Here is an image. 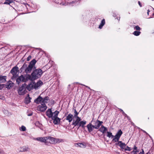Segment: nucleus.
Returning <instances> with one entry per match:
<instances>
[{"instance_id":"24","label":"nucleus","mask_w":154,"mask_h":154,"mask_svg":"<svg viewBox=\"0 0 154 154\" xmlns=\"http://www.w3.org/2000/svg\"><path fill=\"white\" fill-rule=\"evenodd\" d=\"M6 76H2L0 75V83L5 82L6 81Z\"/></svg>"},{"instance_id":"23","label":"nucleus","mask_w":154,"mask_h":154,"mask_svg":"<svg viewBox=\"0 0 154 154\" xmlns=\"http://www.w3.org/2000/svg\"><path fill=\"white\" fill-rule=\"evenodd\" d=\"M86 122L85 120L81 121L78 125V126H79L78 128H79L80 127H81L82 128H84L85 125L86 124Z\"/></svg>"},{"instance_id":"35","label":"nucleus","mask_w":154,"mask_h":154,"mask_svg":"<svg viewBox=\"0 0 154 154\" xmlns=\"http://www.w3.org/2000/svg\"><path fill=\"white\" fill-rule=\"evenodd\" d=\"M26 128L24 126L22 125L20 128V130L21 131H25L26 130Z\"/></svg>"},{"instance_id":"1","label":"nucleus","mask_w":154,"mask_h":154,"mask_svg":"<svg viewBox=\"0 0 154 154\" xmlns=\"http://www.w3.org/2000/svg\"><path fill=\"white\" fill-rule=\"evenodd\" d=\"M36 62V60L34 59L31 61L28 65L24 63L20 69L21 72L24 71L26 74L30 73L33 68L35 67Z\"/></svg>"},{"instance_id":"36","label":"nucleus","mask_w":154,"mask_h":154,"mask_svg":"<svg viewBox=\"0 0 154 154\" xmlns=\"http://www.w3.org/2000/svg\"><path fill=\"white\" fill-rule=\"evenodd\" d=\"M134 29H136L137 30H140V28L138 26H136L134 28Z\"/></svg>"},{"instance_id":"48","label":"nucleus","mask_w":154,"mask_h":154,"mask_svg":"<svg viewBox=\"0 0 154 154\" xmlns=\"http://www.w3.org/2000/svg\"><path fill=\"white\" fill-rule=\"evenodd\" d=\"M149 12H150V11L149 10H148V11H147V14L148 15H149Z\"/></svg>"},{"instance_id":"16","label":"nucleus","mask_w":154,"mask_h":154,"mask_svg":"<svg viewBox=\"0 0 154 154\" xmlns=\"http://www.w3.org/2000/svg\"><path fill=\"white\" fill-rule=\"evenodd\" d=\"M30 148L26 146H23L20 148V152H25L28 151L29 150Z\"/></svg>"},{"instance_id":"19","label":"nucleus","mask_w":154,"mask_h":154,"mask_svg":"<svg viewBox=\"0 0 154 154\" xmlns=\"http://www.w3.org/2000/svg\"><path fill=\"white\" fill-rule=\"evenodd\" d=\"M42 84L43 83L41 81H38L37 83L34 85V88L35 89H38L39 87L42 85Z\"/></svg>"},{"instance_id":"11","label":"nucleus","mask_w":154,"mask_h":154,"mask_svg":"<svg viewBox=\"0 0 154 154\" xmlns=\"http://www.w3.org/2000/svg\"><path fill=\"white\" fill-rule=\"evenodd\" d=\"M88 128V131L89 133L91 132L94 128H95L94 126L92 125L91 123L87 125L86 126Z\"/></svg>"},{"instance_id":"33","label":"nucleus","mask_w":154,"mask_h":154,"mask_svg":"<svg viewBox=\"0 0 154 154\" xmlns=\"http://www.w3.org/2000/svg\"><path fill=\"white\" fill-rule=\"evenodd\" d=\"M94 126L95 127V129H98L100 128V125L99 123L98 122V123H97V124L95 123V125Z\"/></svg>"},{"instance_id":"14","label":"nucleus","mask_w":154,"mask_h":154,"mask_svg":"<svg viewBox=\"0 0 154 154\" xmlns=\"http://www.w3.org/2000/svg\"><path fill=\"white\" fill-rule=\"evenodd\" d=\"M76 118V120L75 121H74L72 124V125H74L75 126L78 125L81 120V119L80 117H77V118Z\"/></svg>"},{"instance_id":"34","label":"nucleus","mask_w":154,"mask_h":154,"mask_svg":"<svg viewBox=\"0 0 154 154\" xmlns=\"http://www.w3.org/2000/svg\"><path fill=\"white\" fill-rule=\"evenodd\" d=\"M139 151V150H134L131 152V154H137Z\"/></svg>"},{"instance_id":"6","label":"nucleus","mask_w":154,"mask_h":154,"mask_svg":"<svg viewBox=\"0 0 154 154\" xmlns=\"http://www.w3.org/2000/svg\"><path fill=\"white\" fill-rule=\"evenodd\" d=\"M18 69L17 66H15L13 67L11 70L10 72L13 75V78H15L17 76V73L19 70Z\"/></svg>"},{"instance_id":"3","label":"nucleus","mask_w":154,"mask_h":154,"mask_svg":"<svg viewBox=\"0 0 154 154\" xmlns=\"http://www.w3.org/2000/svg\"><path fill=\"white\" fill-rule=\"evenodd\" d=\"M30 91L31 88L26 87V84L24 83L18 90V93L20 95H23L25 94L27 92L26 90Z\"/></svg>"},{"instance_id":"38","label":"nucleus","mask_w":154,"mask_h":154,"mask_svg":"<svg viewBox=\"0 0 154 154\" xmlns=\"http://www.w3.org/2000/svg\"><path fill=\"white\" fill-rule=\"evenodd\" d=\"M31 58L32 57L31 56H29L27 58V61H29L31 59Z\"/></svg>"},{"instance_id":"5","label":"nucleus","mask_w":154,"mask_h":154,"mask_svg":"<svg viewBox=\"0 0 154 154\" xmlns=\"http://www.w3.org/2000/svg\"><path fill=\"white\" fill-rule=\"evenodd\" d=\"M122 134V132L121 130H119L117 132L116 134L114 136V137L112 139V142H116L118 141Z\"/></svg>"},{"instance_id":"37","label":"nucleus","mask_w":154,"mask_h":154,"mask_svg":"<svg viewBox=\"0 0 154 154\" xmlns=\"http://www.w3.org/2000/svg\"><path fill=\"white\" fill-rule=\"evenodd\" d=\"M99 122L100 124V126L102 124V123H103V122H102V121H100L99 120H97V121L96 122H95V124H97V123H98Z\"/></svg>"},{"instance_id":"32","label":"nucleus","mask_w":154,"mask_h":154,"mask_svg":"<svg viewBox=\"0 0 154 154\" xmlns=\"http://www.w3.org/2000/svg\"><path fill=\"white\" fill-rule=\"evenodd\" d=\"M124 150L125 151H130L131 150V147H130L126 145V147H125Z\"/></svg>"},{"instance_id":"50","label":"nucleus","mask_w":154,"mask_h":154,"mask_svg":"<svg viewBox=\"0 0 154 154\" xmlns=\"http://www.w3.org/2000/svg\"><path fill=\"white\" fill-rule=\"evenodd\" d=\"M147 135L149 136V137H150V138H151V137L150 136L149 134H147Z\"/></svg>"},{"instance_id":"22","label":"nucleus","mask_w":154,"mask_h":154,"mask_svg":"<svg viewBox=\"0 0 154 154\" xmlns=\"http://www.w3.org/2000/svg\"><path fill=\"white\" fill-rule=\"evenodd\" d=\"M73 115L71 113L69 114L66 117V120H68L69 122H70L72 120Z\"/></svg>"},{"instance_id":"7","label":"nucleus","mask_w":154,"mask_h":154,"mask_svg":"<svg viewBox=\"0 0 154 154\" xmlns=\"http://www.w3.org/2000/svg\"><path fill=\"white\" fill-rule=\"evenodd\" d=\"M47 137H38L37 138H34L33 139L35 140L40 141L41 142L44 143L45 145H46L47 142Z\"/></svg>"},{"instance_id":"30","label":"nucleus","mask_w":154,"mask_h":154,"mask_svg":"<svg viewBox=\"0 0 154 154\" xmlns=\"http://www.w3.org/2000/svg\"><path fill=\"white\" fill-rule=\"evenodd\" d=\"M140 33L141 32L140 31H136L134 32L133 33V34L134 35L137 36L139 35L140 34Z\"/></svg>"},{"instance_id":"41","label":"nucleus","mask_w":154,"mask_h":154,"mask_svg":"<svg viewBox=\"0 0 154 154\" xmlns=\"http://www.w3.org/2000/svg\"><path fill=\"white\" fill-rule=\"evenodd\" d=\"M26 87H29V88H31V89L32 88V85L31 84H29L28 85H26Z\"/></svg>"},{"instance_id":"49","label":"nucleus","mask_w":154,"mask_h":154,"mask_svg":"<svg viewBox=\"0 0 154 154\" xmlns=\"http://www.w3.org/2000/svg\"><path fill=\"white\" fill-rule=\"evenodd\" d=\"M4 4H9V3H8V2H4Z\"/></svg>"},{"instance_id":"26","label":"nucleus","mask_w":154,"mask_h":154,"mask_svg":"<svg viewBox=\"0 0 154 154\" xmlns=\"http://www.w3.org/2000/svg\"><path fill=\"white\" fill-rule=\"evenodd\" d=\"M105 20L104 19H103L101 21L100 23L99 26V28L100 29H101L102 28L103 26L105 24Z\"/></svg>"},{"instance_id":"28","label":"nucleus","mask_w":154,"mask_h":154,"mask_svg":"<svg viewBox=\"0 0 154 154\" xmlns=\"http://www.w3.org/2000/svg\"><path fill=\"white\" fill-rule=\"evenodd\" d=\"M107 136L109 138H113L114 137V136L112 135V134L111 132H110L107 131Z\"/></svg>"},{"instance_id":"27","label":"nucleus","mask_w":154,"mask_h":154,"mask_svg":"<svg viewBox=\"0 0 154 154\" xmlns=\"http://www.w3.org/2000/svg\"><path fill=\"white\" fill-rule=\"evenodd\" d=\"M55 143H59L62 142L63 141V140L62 139H60L59 138H55L54 140Z\"/></svg>"},{"instance_id":"42","label":"nucleus","mask_w":154,"mask_h":154,"mask_svg":"<svg viewBox=\"0 0 154 154\" xmlns=\"http://www.w3.org/2000/svg\"><path fill=\"white\" fill-rule=\"evenodd\" d=\"M142 151L140 152L138 154H144V151L143 149H142Z\"/></svg>"},{"instance_id":"46","label":"nucleus","mask_w":154,"mask_h":154,"mask_svg":"<svg viewBox=\"0 0 154 154\" xmlns=\"http://www.w3.org/2000/svg\"><path fill=\"white\" fill-rule=\"evenodd\" d=\"M32 113H30L28 114V116H31L32 115Z\"/></svg>"},{"instance_id":"8","label":"nucleus","mask_w":154,"mask_h":154,"mask_svg":"<svg viewBox=\"0 0 154 154\" xmlns=\"http://www.w3.org/2000/svg\"><path fill=\"white\" fill-rule=\"evenodd\" d=\"M55 138L51 137H47L46 145L49 146H50L51 143H54Z\"/></svg>"},{"instance_id":"18","label":"nucleus","mask_w":154,"mask_h":154,"mask_svg":"<svg viewBox=\"0 0 154 154\" xmlns=\"http://www.w3.org/2000/svg\"><path fill=\"white\" fill-rule=\"evenodd\" d=\"M24 77L25 78V82H26L29 80H30L32 81L34 80L32 79V76H31V75H30L29 74H27Z\"/></svg>"},{"instance_id":"21","label":"nucleus","mask_w":154,"mask_h":154,"mask_svg":"<svg viewBox=\"0 0 154 154\" xmlns=\"http://www.w3.org/2000/svg\"><path fill=\"white\" fill-rule=\"evenodd\" d=\"M107 130L106 128L104 127L103 125H102L101 128L99 130V131L103 133H104L106 131H107Z\"/></svg>"},{"instance_id":"13","label":"nucleus","mask_w":154,"mask_h":154,"mask_svg":"<svg viewBox=\"0 0 154 154\" xmlns=\"http://www.w3.org/2000/svg\"><path fill=\"white\" fill-rule=\"evenodd\" d=\"M46 115L49 118H52L54 115V112H52L51 109H48L46 112Z\"/></svg>"},{"instance_id":"20","label":"nucleus","mask_w":154,"mask_h":154,"mask_svg":"<svg viewBox=\"0 0 154 154\" xmlns=\"http://www.w3.org/2000/svg\"><path fill=\"white\" fill-rule=\"evenodd\" d=\"M75 146L76 147H79L82 148H84L86 147V145L85 143H78L75 144Z\"/></svg>"},{"instance_id":"31","label":"nucleus","mask_w":154,"mask_h":154,"mask_svg":"<svg viewBox=\"0 0 154 154\" xmlns=\"http://www.w3.org/2000/svg\"><path fill=\"white\" fill-rule=\"evenodd\" d=\"M74 113L75 114H74V117L75 118H77V117H79L78 115L79 113V112H78L75 109H74Z\"/></svg>"},{"instance_id":"51","label":"nucleus","mask_w":154,"mask_h":154,"mask_svg":"<svg viewBox=\"0 0 154 154\" xmlns=\"http://www.w3.org/2000/svg\"><path fill=\"white\" fill-rule=\"evenodd\" d=\"M119 20H120V18H119Z\"/></svg>"},{"instance_id":"25","label":"nucleus","mask_w":154,"mask_h":154,"mask_svg":"<svg viewBox=\"0 0 154 154\" xmlns=\"http://www.w3.org/2000/svg\"><path fill=\"white\" fill-rule=\"evenodd\" d=\"M49 99V98L48 96L45 97L44 98H42V104H45V103H48V101Z\"/></svg>"},{"instance_id":"40","label":"nucleus","mask_w":154,"mask_h":154,"mask_svg":"<svg viewBox=\"0 0 154 154\" xmlns=\"http://www.w3.org/2000/svg\"><path fill=\"white\" fill-rule=\"evenodd\" d=\"M120 111L121 112H122V114L124 115L125 116V117H126V115H127L126 114L125 112L123 111L122 109H120Z\"/></svg>"},{"instance_id":"15","label":"nucleus","mask_w":154,"mask_h":154,"mask_svg":"<svg viewBox=\"0 0 154 154\" xmlns=\"http://www.w3.org/2000/svg\"><path fill=\"white\" fill-rule=\"evenodd\" d=\"M14 84L11 81H8L5 84V86L6 88L8 89H10L14 85Z\"/></svg>"},{"instance_id":"17","label":"nucleus","mask_w":154,"mask_h":154,"mask_svg":"<svg viewBox=\"0 0 154 154\" xmlns=\"http://www.w3.org/2000/svg\"><path fill=\"white\" fill-rule=\"evenodd\" d=\"M42 97L40 96H39L34 100V102L38 104L39 103L42 104Z\"/></svg>"},{"instance_id":"45","label":"nucleus","mask_w":154,"mask_h":154,"mask_svg":"<svg viewBox=\"0 0 154 154\" xmlns=\"http://www.w3.org/2000/svg\"><path fill=\"white\" fill-rule=\"evenodd\" d=\"M138 4H139V5L140 6V7H141L142 5H141V3L140 1L138 2Z\"/></svg>"},{"instance_id":"39","label":"nucleus","mask_w":154,"mask_h":154,"mask_svg":"<svg viewBox=\"0 0 154 154\" xmlns=\"http://www.w3.org/2000/svg\"><path fill=\"white\" fill-rule=\"evenodd\" d=\"M127 117V118L128 119V120L130 122H131V120L130 117L129 116H128L127 115H126V117Z\"/></svg>"},{"instance_id":"43","label":"nucleus","mask_w":154,"mask_h":154,"mask_svg":"<svg viewBox=\"0 0 154 154\" xmlns=\"http://www.w3.org/2000/svg\"><path fill=\"white\" fill-rule=\"evenodd\" d=\"M140 130L141 131H143V132L144 133H145L146 134H148V133H147L145 131L142 130V129H140Z\"/></svg>"},{"instance_id":"47","label":"nucleus","mask_w":154,"mask_h":154,"mask_svg":"<svg viewBox=\"0 0 154 154\" xmlns=\"http://www.w3.org/2000/svg\"><path fill=\"white\" fill-rule=\"evenodd\" d=\"M146 154H151V152H150V151H149L147 153H146Z\"/></svg>"},{"instance_id":"2","label":"nucleus","mask_w":154,"mask_h":154,"mask_svg":"<svg viewBox=\"0 0 154 154\" xmlns=\"http://www.w3.org/2000/svg\"><path fill=\"white\" fill-rule=\"evenodd\" d=\"M43 72L41 69H38L34 70L31 74L32 79L34 80L40 77L42 74Z\"/></svg>"},{"instance_id":"52","label":"nucleus","mask_w":154,"mask_h":154,"mask_svg":"<svg viewBox=\"0 0 154 154\" xmlns=\"http://www.w3.org/2000/svg\"><path fill=\"white\" fill-rule=\"evenodd\" d=\"M153 15H154V13H153Z\"/></svg>"},{"instance_id":"44","label":"nucleus","mask_w":154,"mask_h":154,"mask_svg":"<svg viewBox=\"0 0 154 154\" xmlns=\"http://www.w3.org/2000/svg\"><path fill=\"white\" fill-rule=\"evenodd\" d=\"M134 150H136L137 149V147L135 145L134 147Z\"/></svg>"},{"instance_id":"29","label":"nucleus","mask_w":154,"mask_h":154,"mask_svg":"<svg viewBox=\"0 0 154 154\" xmlns=\"http://www.w3.org/2000/svg\"><path fill=\"white\" fill-rule=\"evenodd\" d=\"M28 96L26 98V100L25 101V102L27 104H28L30 103V98L29 97V95H28Z\"/></svg>"},{"instance_id":"9","label":"nucleus","mask_w":154,"mask_h":154,"mask_svg":"<svg viewBox=\"0 0 154 154\" xmlns=\"http://www.w3.org/2000/svg\"><path fill=\"white\" fill-rule=\"evenodd\" d=\"M117 142V143H115V145L119 146L122 151H123L125 147H126V144L122 141H118Z\"/></svg>"},{"instance_id":"10","label":"nucleus","mask_w":154,"mask_h":154,"mask_svg":"<svg viewBox=\"0 0 154 154\" xmlns=\"http://www.w3.org/2000/svg\"><path fill=\"white\" fill-rule=\"evenodd\" d=\"M47 108V106H46V105L42 103L41 105H39L37 107L38 110L42 112L45 111Z\"/></svg>"},{"instance_id":"12","label":"nucleus","mask_w":154,"mask_h":154,"mask_svg":"<svg viewBox=\"0 0 154 154\" xmlns=\"http://www.w3.org/2000/svg\"><path fill=\"white\" fill-rule=\"evenodd\" d=\"M20 82H25V78L23 75L19 77L16 80V82L18 84H19Z\"/></svg>"},{"instance_id":"4","label":"nucleus","mask_w":154,"mask_h":154,"mask_svg":"<svg viewBox=\"0 0 154 154\" xmlns=\"http://www.w3.org/2000/svg\"><path fill=\"white\" fill-rule=\"evenodd\" d=\"M54 115L51 118L53 121V123L55 125H58L60 124L61 119L58 117V115L59 113V112L56 110L54 112Z\"/></svg>"}]
</instances>
